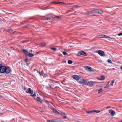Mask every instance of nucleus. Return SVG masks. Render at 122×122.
Listing matches in <instances>:
<instances>
[{
  "label": "nucleus",
  "mask_w": 122,
  "mask_h": 122,
  "mask_svg": "<svg viewBox=\"0 0 122 122\" xmlns=\"http://www.w3.org/2000/svg\"><path fill=\"white\" fill-rule=\"evenodd\" d=\"M10 69L9 67L8 66L6 67L1 64L0 68V73H5L6 74H8L10 72Z\"/></svg>",
  "instance_id": "f257e3e1"
},
{
  "label": "nucleus",
  "mask_w": 122,
  "mask_h": 122,
  "mask_svg": "<svg viewBox=\"0 0 122 122\" xmlns=\"http://www.w3.org/2000/svg\"><path fill=\"white\" fill-rule=\"evenodd\" d=\"M22 51L26 57H32L34 56V54L29 52L27 50L22 49Z\"/></svg>",
  "instance_id": "f03ea898"
},
{
  "label": "nucleus",
  "mask_w": 122,
  "mask_h": 122,
  "mask_svg": "<svg viewBox=\"0 0 122 122\" xmlns=\"http://www.w3.org/2000/svg\"><path fill=\"white\" fill-rule=\"evenodd\" d=\"M60 18V17L58 16L54 15L53 16L47 17L45 18V19L47 20H52L53 19H56Z\"/></svg>",
  "instance_id": "7ed1b4c3"
},
{
  "label": "nucleus",
  "mask_w": 122,
  "mask_h": 122,
  "mask_svg": "<svg viewBox=\"0 0 122 122\" xmlns=\"http://www.w3.org/2000/svg\"><path fill=\"white\" fill-rule=\"evenodd\" d=\"M92 11L93 14L98 13L101 14L102 13V11L100 9H95Z\"/></svg>",
  "instance_id": "20e7f679"
},
{
  "label": "nucleus",
  "mask_w": 122,
  "mask_h": 122,
  "mask_svg": "<svg viewBox=\"0 0 122 122\" xmlns=\"http://www.w3.org/2000/svg\"><path fill=\"white\" fill-rule=\"evenodd\" d=\"M78 82L80 84L86 85L87 83V81L84 79H81L79 80Z\"/></svg>",
  "instance_id": "39448f33"
},
{
  "label": "nucleus",
  "mask_w": 122,
  "mask_h": 122,
  "mask_svg": "<svg viewBox=\"0 0 122 122\" xmlns=\"http://www.w3.org/2000/svg\"><path fill=\"white\" fill-rule=\"evenodd\" d=\"M78 55H82L85 56H87V55L86 53L83 51H79Z\"/></svg>",
  "instance_id": "423d86ee"
},
{
  "label": "nucleus",
  "mask_w": 122,
  "mask_h": 122,
  "mask_svg": "<svg viewBox=\"0 0 122 122\" xmlns=\"http://www.w3.org/2000/svg\"><path fill=\"white\" fill-rule=\"evenodd\" d=\"M72 77L75 80L78 81L80 79V77L77 75H74L72 76Z\"/></svg>",
  "instance_id": "0eeeda50"
},
{
  "label": "nucleus",
  "mask_w": 122,
  "mask_h": 122,
  "mask_svg": "<svg viewBox=\"0 0 122 122\" xmlns=\"http://www.w3.org/2000/svg\"><path fill=\"white\" fill-rule=\"evenodd\" d=\"M47 122H64L62 121L61 120L57 121L56 120L52 119L51 120H47Z\"/></svg>",
  "instance_id": "6e6552de"
},
{
  "label": "nucleus",
  "mask_w": 122,
  "mask_h": 122,
  "mask_svg": "<svg viewBox=\"0 0 122 122\" xmlns=\"http://www.w3.org/2000/svg\"><path fill=\"white\" fill-rule=\"evenodd\" d=\"M26 92L28 93L32 94L33 93V91L30 88H28L27 89Z\"/></svg>",
  "instance_id": "1a4fd4ad"
},
{
  "label": "nucleus",
  "mask_w": 122,
  "mask_h": 122,
  "mask_svg": "<svg viewBox=\"0 0 122 122\" xmlns=\"http://www.w3.org/2000/svg\"><path fill=\"white\" fill-rule=\"evenodd\" d=\"M85 70L89 71H93V70L92 69L91 67L87 66L85 67Z\"/></svg>",
  "instance_id": "9d476101"
},
{
  "label": "nucleus",
  "mask_w": 122,
  "mask_h": 122,
  "mask_svg": "<svg viewBox=\"0 0 122 122\" xmlns=\"http://www.w3.org/2000/svg\"><path fill=\"white\" fill-rule=\"evenodd\" d=\"M95 82L94 81H91L87 82V85L89 86H92L94 84Z\"/></svg>",
  "instance_id": "9b49d317"
},
{
  "label": "nucleus",
  "mask_w": 122,
  "mask_h": 122,
  "mask_svg": "<svg viewBox=\"0 0 122 122\" xmlns=\"http://www.w3.org/2000/svg\"><path fill=\"white\" fill-rule=\"evenodd\" d=\"M98 54L101 56H103L105 55L104 52L101 50H98Z\"/></svg>",
  "instance_id": "f8f14e48"
},
{
  "label": "nucleus",
  "mask_w": 122,
  "mask_h": 122,
  "mask_svg": "<svg viewBox=\"0 0 122 122\" xmlns=\"http://www.w3.org/2000/svg\"><path fill=\"white\" fill-rule=\"evenodd\" d=\"M109 112L111 113V115L112 116H114L115 115V112L112 110H110L109 111Z\"/></svg>",
  "instance_id": "ddd939ff"
},
{
  "label": "nucleus",
  "mask_w": 122,
  "mask_h": 122,
  "mask_svg": "<svg viewBox=\"0 0 122 122\" xmlns=\"http://www.w3.org/2000/svg\"><path fill=\"white\" fill-rule=\"evenodd\" d=\"M98 37L99 38H110L109 36H107L106 35H101L99 36Z\"/></svg>",
  "instance_id": "4468645a"
},
{
  "label": "nucleus",
  "mask_w": 122,
  "mask_h": 122,
  "mask_svg": "<svg viewBox=\"0 0 122 122\" xmlns=\"http://www.w3.org/2000/svg\"><path fill=\"white\" fill-rule=\"evenodd\" d=\"M60 115L62 116L63 118H66V115L65 114V113L61 112Z\"/></svg>",
  "instance_id": "2eb2a0df"
},
{
  "label": "nucleus",
  "mask_w": 122,
  "mask_h": 122,
  "mask_svg": "<svg viewBox=\"0 0 122 122\" xmlns=\"http://www.w3.org/2000/svg\"><path fill=\"white\" fill-rule=\"evenodd\" d=\"M7 31L8 32L10 33H14V32H15V31H13L12 30L10 29H9Z\"/></svg>",
  "instance_id": "dca6fc26"
},
{
  "label": "nucleus",
  "mask_w": 122,
  "mask_h": 122,
  "mask_svg": "<svg viewBox=\"0 0 122 122\" xmlns=\"http://www.w3.org/2000/svg\"><path fill=\"white\" fill-rule=\"evenodd\" d=\"M53 109L54 113H56V114H59V112L56 110L54 108H53Z\"/></svg>",
  "instance_id": "f3484780"
},
{
  "label": "nucleus",
  "mask_w": 122,
  "mask_h": 122,
  "mask_svg": "<svg viewBox=\"0 0 122 122\" xmlns=\"http://www.w3.org/2000/svg\"><path fill=\"white\" fill-rule=\"evenodd\" d=\"M91 14H93L92 11H87L85 13V14L89 15Z\"/></svg>",
  "instance_id": "a211bd4d"
},
{
  "label": "nucleus",
  "mask_w": 122,
  "mask_h": 122,
  "mask_svg": "<svg viewBox=\"0 0 122 122\" xmlns=\"http://www.w3.org/2000/svg\"><path fill=\"white\" fill-rule=\"evenodd\" d=\"M86 112L88 114H90L91 113L93 112V110L91 111H86Z\"/></svg>",
  "instance_id": "6ab92c4d"
},
{
  "label": "nucleus",
  "mask_w": 122,
  "mask_h": 122,
  "mask_svg": "<svg viewBox=\"0 0 122 122\" xmlns=\"http://www.w3.org/2000/svg\"><path fill=\"white\" fill-rule=\"evenodd\" d=\"M102 80H104L105 78V77L104 76L102 75L100 77Z\"/></svg>",
  "instance_id": "aec40b11"
},
{
  "label": "nucleus",
  "mask_w": 122,
  "mask_h": 122,
  "mask_svg": "<svg viewBox=\"0 0 122 122\" xmlns=\"http://www.w3.org/2000/svg\"><path fill=\"white\" fill-rule=\"evenodd\" d=\"M93 112H95L96 113H99L100 112V111L99 110H93Z\"/></svg>",
  "instance_id": "412c9836"
},
{
  "label": "nucleus",
  "mask_w": 122,
  "mask_h": 122,
  "mask_svg": "<svg viewBox=\"0 0 122 122\" xmlns=\"http://www.w3.org/2000/svg\"><path fill=\"white\" fill-rule=\"evenodd\" d=\"M46 44L45 43H42L41 45V46L42 47H44L46 45Z\"/></svg>",
  "instance_id": "4be33fe9"
},
{
  "label": "nucleus",
  "mask_w": 122,
  "mask_h": 122,
  "mask_svg": "<svg viewBox=\"0 0 122 122\" xmlns=\"http://www.w3.org/2000/svg\"><path fill=\"white\" fill-rule=\"evenodd\" d=\"M51 50H53L54 51H56L57 50V49H56V48L55 47H51Z\"/></svg>",
  "instance_id": "5701e85b"
},
{
  "label": "nucleus",
  "mask_w": 122,
  "mask_h": 122,
  "mask_svg": "<svg viewBox=\"0 0 122 122\" xmlns=\"http://www.w3.org/2000/svg\"><path fill=\"white\" fill-rule=\"evenodd\" d=\"M102 91L103 90H102V88L99 89L98 90V93H99L101 92H102Z\"/></svg>",
  "instance_id": "b1692460"
},
{
  "label": "nucleus",
  "mask_w": 122,
  "mask_h": 122,
  "mask_svg": "<svg viewBox=\"0 0 122 122\" xmlns=\"http://www.w3.org/2000/svg\"><path fill=\"white\" fill-rule=\"evenodd\" d=\"M68 64H71L73 63V61H72L70 60H69L68 61Z\"/></svg>",
  "instance_id": "393cba45"
},
{
  "label": "nucleus",
  "mask_w": 122,
  "mask_h": 122,
  "mask_svg": "<svg viewBox=\"0 0 122 122\" xmlns=\"http://www.w3.org/2000/svg\"><path fill=\"white\" fill-rule=\"evenodd\" d=\"M42 76H43V77L44 78L47 77H48V76L46 74H43Z\"/></svg>",
  "instance_id": "a878e982"
},
{
  "label": "nucleus",
  "mask_w": 122,
  "mask_h": 122,
  "mask_svg": "<svg viewBox=\"0 0 122 122\" xmlns=\"http://www.w3.org/2000/svg\"><path fill=\"white\" fill-rule=\"evenodd\" d=\"M62 53L65 56H66L68 54L65 51H63Z\"/></svg>",
  "instance_id": "bb28decb"
},
{
  "label": "nucleus",
  "mask_w": 122,
  "mask_h": 122,
  "mask_svg": "<svg viewBox=\"0 0 122 122\" xmlns=\"http://www.w3.org/2000/svg\"><path fill=\"white\" fill-rule=\"evenodd\" d=\"M36 99L37 100V101H40V100H41V99L39 97H37Z\"/></svg>",
  "instance_id": "cd10ccee"
},
{
  "label": "nucleus",
  "mask_w": 122,
  "mask_h": 122,
  "mask_svg": "<svg viewBox=\"0 0 122 122\" xmlns=\"http://www.w3.org/2000/svg\"><path fill=\"white\" fill-rule=\"evenodd\" d=\"M107 62L108 63H111V64L112 63V62L110 60V59L108 60Z\"/></svg>",
  "instance_id": "c85d7f7f"
},
{
  "label": "nucleus",
  "mask_w": 122,
  "mask_h": 122,
  "mask_svg": "<svg viewBox=\"0 0 122 122\" xmlns=\"http://www.w3.org/2000/svg\"><path fill=\"white\" fill-rule=\"evenodd\" d=\"M56 4H65L63 2H58V3H56Z\"/></svg>",
  "instance_id": "c756f323"
},
{
  "label": "nucleus",
  "mask_w": 122,
  "mask_h": 122,
  "mask_svg": "<svg viewBox=\"0 0 122 122\" xmlns=\"http://www.w3.org/2000/svg\"><path fill=\"white\" fill-rule=\"evenodd\" d=\"M30 96L33 97H34L35 96H36V94L35 93L33 95L31 94Z\"/></svg>",
  "instance_id": "7c9ffc66"
},
{
  "label": "nucleus",
  "mask_w": 122,
  "mask_h": 122,
  "mask_svg": "<svg viewBox=\"0 0 122 122\" xmlns=\"http://www.w3.org/2000/svg\"><path fill=\"white\" fill-rule=\"evenodd\" d=\"M25 62H27L28 61V59L27 58H26L24 60Z\"/></svg>",
  "instance_id": "2f4dec72"
},
{
  "label": "nucleus",
  "mask_w": 122,
  "mask_h": 122,
  "mask_svg": "<svg viewBox=\"0 0 122 122\" xmlns=\"http://www.w3.org/2000/svg\"><path fill=\"white\" fill-rule=\"evenodd\" d=\"M39 74L41 75V76H42L43 75V74L41 72H39Z\"/></svg>",
  "instance_id": "473e14b6"
},
{
  "label": "nucleus",
  "mask_w": 122,
  "mask_h": 122,
  "mask_svg": "<svg viewBox=\"0 0 122 122\" xmlns=\"http://www.w3.org/2000/svg\"><path fill=\"white\" fill-rule=\"evenodd\" d=\"M44 102V101L42 100H41L40 101V102L41 103H42L43 102Z\"/></svg>",
  "instance_id": "72a5a7b5"
},
{
  "label": "nucleus",
  "mask_w": 122,
  "mask_h": 122,
  "mask_svg": "<svg viewBox=\"0 0 122 122\" xmlns=\"http://www.w3.org/2000/svg\"><path fill=\"white\" fill-rule=\"evenodd\" d=\"M118 35L119 36H122V32H121V33H119L118 34Z\"/></svg>",
  "instance_id": "f704fd0d"
},
{
  "label": "nucleus",
  "mask_w": 122,
  "mask_h": 122,
  "mask_svg": "<svg viewBox=\"0 0 122 122\" xmlns=\"http://www.w3.org/2000/svg\"><path fill=\"white\" fill-rule=\"evenodd\" d=\"M114 82V80H112V81L111 83L113 84Z\"/></svg>",
  "instance_id": "c9c22d12"
},
{
  "label": "nucleus",
  "mask_w": 122,
  "mask_h": 122,
  "mask_svg": "<svg viewBox=\"0 0 122 122\" xmlns=\"http://www.w3.org/2000/svg\"><path fill=\"white\" fill-rule=\"evenodd\" d=\"M97 79H98V80H101V77H97Z\"/></svg>",
  "instance_id": "e433bc0d"
},
{
  "label": "nucleus",
  "mask_w": 122,
  "mask_h": 122,
  "mask_svg": "<svg viewBox=\"0 0 122 122\" xmlns=\"http://www.w3.org/2000/svg\"><path fill=\"white\" fill-rule=\"evenodd\" d=\"M30 64V63H27L26 64V66H28Z\"/></svg>",
  "instance_id": "4c0bfd02"
},
{
  "label": "nucleus",
  "mask_w": 122,
  "mask_h": 122,
  "mask_svg": "<svg viewBox=\"0 0 122 122\" xmlns=\"http://www.w3.org/2000/svg\"><path fill=\"white\" fill-rule=\"evenodd\" d=\"M23 89L24 90H26V88L25 87H24L23 88Z\"/></svg>",
  "instance_id": "58836bf2"
},
{
  "label": "nucleus",
  "mask_w": 122,
  "mask_h": 122,
  "mask_svg": "<svg viewBox=\"0 0 122 122\" xmlns=\"http://www.w3.org/2000/svg\"><path fill=\"white\" fill-rule=\"evenodd\" d=\"M58 3V2H51V3H53V4H56V3Z\"/></svg>",
  "instance_id": "ea45409f"
},
{
  "label": "nucleus",
  "mask_w": 122,
  "mask_h": 122,
  "mask_svg": "<svg viewBox=\"0 0 122 122\" xmlns=\"http://www.w3.org/2000/svg\"><path fill=\"white\" fill-rule=\"evenodd\" d=\"M53 108H53V107L52 106V107H51V109L53 110Z\"/></svg>",
  "instance_id": "a19ab883"
},
{
  "label": "nucleus",
  "mask_w": 122,
  "mask_h": 122,
  "mask_svg": "<svg viewBox=\"0 0 122 122\" xmlns=\"http://www.w3.org/2000/svg\"><path fill=\"white\" fill-rule=\"evenodd\" d=\"M32 51H33L32 50H30V51L31 52H32Z\"/></svg>",
  "instance_id": "79ce46f5"
},
{
  "label": "nucleus",
  "mask_w": 122,
  "mask_h": 122,
  "mask_svg": "<svg viewBox=\"0 0 122 122\" xmlns=\"http://www.w3.org/2000/svg\"><path fill=\"white\" fill-rule=\"evenodd\" d=\"M110 85H111V86H113V84H112V83H110Z\"/></svg>",
  "instance_id": "37998d69"
},
{
  "label": "nucleus",
  "mask_w": 122,
  "mask_h": 122,
  "mask_svg": "<svg viewBox=\"0 0 122 122\" xmlns=\"http://www.w3.org/2000/svg\"><path fill=\"white\" fill-rule=\"evenodd\" d=\"M120 68L121 69V70H122V66H121L120 67Z\"/></svg>",
  "instance_id": "c03bdc74"
},
{
  "label": "nucleus",
  "mask_w": 122,
  "mask_h": 122,
  "mask_svg": "<svg viewBox=\"0 0 122 122\" xmlns=\"http://www.w3.org/2000/svg\"><path fill=\"white\" fill-rule=\"evenodd\" d=\"M118 122H122V120L120 121H119Z\"/></svg>",
  "instance_id": "a18cd8bd"
},
{
  "label": "nucleus",
  "mask_w": 122,
  "mask_h": 122,
  "mask_svg": "<svg viewBox=\"0 0 122 122\" xmlns=\"http://www.w3.org/2000/svg\"><path fill=\"white\" fill-rule=\"evenodd\" d=\"M64 62L65 63H66V61L65 60L64 61Z\"/></svg>",
  "instance_id": "49530a36"
},
{
  "label": "nucleus",
  "mask_w": 122,
  "mask_h": 122,
  "mask_svg": "<svg viewBox=\"0 0 122 122\" xmlns=\"http://www.w3.org/2000/svg\"><path fill=\"white\" fill-rule=\"evenodd\" d=\"M49 85V86H50V87L51 88V85Z\"/></svg>",
  "instance_id": "de8ad7c7"
},
{
  "label": "nucleus",
  "mask_w": 122,
  "mask_h": 122,
  "mask_svg": "<svg viewBox=\"0 0 122 122\" xmlns=\"http://www.w3.org/2000/svg\"><path fill=\"white\" fill-rule=\"evenodd\" d=\"M110 83V81H108V83H108V84H109V83Z\"/></svg>",
  "instance_id": "09e8293b"
},
{
  "label": "nucleus",
  "mask_w": 122,
  "mask_h": 122,
  "mask_svg": "<svg viewBox=\"0 0 122 122\" xmlns=\"http://www.w3.org/2000/svg\"><path fill=\"white\" fill-rule=\"evenodd\" d=\"M37 72L39 73V71H38L37 70Z\"/></svg>",
  "instance_id": "8fccbe9b"
},
{
  "label": "nucleus",
  "mask_w": 122,
  "mask_h": 122,
  "mask_svg": "<svg viewBox=\"0 0 122 122\" xmlns=\"http://www.w3.org/2000/svg\"><path fill=\"white\" fill-rule=\"evenodd\" d=\"M77 6V5H76V6Z\"/></svg>",
  "instance_id": "3c124183"
},
{
  "label": "nucleus",
  "mask_w": 122,
  "mask_h": 122,
  "mask_svg": "<svg viewBox=\"0 0 122 122\" xmlns=\"http://www.w3.org/2000/svg\"><path fill=\"white\" fill-rule=\"evenodd\" d=\"M104 88H106V87H104Z\"/></svg>",
  "instance_id": "603ef678"
}]
</instances>
